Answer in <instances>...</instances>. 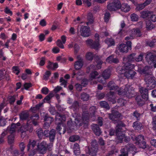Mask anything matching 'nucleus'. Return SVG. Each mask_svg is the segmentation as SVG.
Wrapping results in <instances>:
<instances>
[{
  "label": "nucleus",
  "instance_id": "393cba45",
  "mask_svg": "<svg viewBox=\"0 0 156 156\" xmlns=\"http://www.w3.org/2000/svg\"><path fill=\"white\" fill-rule=\"evenodd\" d=\"M88 83V81L87 79H84L82 80L81 83L82 85L80 84H76L75 85V87L77 90L81 91L82 89V86H85Z\"/></svg>",
  "mask_w": 156,
  "mask_h": 156
},
{
  "label": "nucleus",
  "instance_id": "79ce46f5",
  "mask_svg": "<svg viewBox=\"0 0 156 156\" xmlns=\"http://www.w3.org/2000/svg\"><path fill=\"white\" fill-rule=\"evenodd\" d=\"M149 11H143L141 12V16L143 18H145L149 16L150 14Z\"/></svg>",
  "mask_w": 156,
  "mask_h": 156
},
{
  "label": "nucleus",
  "instance_id": "473e14b6",
  "mask_svg": "<svg viewBox=\"0 0 156 156\" xmlns=\"http://www.w3.org/2000/svg\"><path fill=\"white\" fill-rule=\"evenodd\" d=\"M100 104L101 107L105 108L107 109H108L110 108V107L108 104L105 101L100 102Z\"/></svg>",
  "mask_w": 156,
  "mask_h": 156
},
{
  "label": "nucleus",
  "instance_id": "4be33fe9",
  "mask_svg": "<svg viewBox=\"0 0 156 156\" xmlns=\"http://www.w3.org/2000/svg\"><path fill=\"white\" fill-rule=\"evenodd\" d=\"M139 90L142 98L145 100H147L148 97V90L145 88L140 87Z\"/></svg>",
  "mask_w": 156,
  "mask_h": 156
},
{
  "label": "nucleus",
  "instance_id": "ddd939ff",
  "mask_svg": "<svg viewBox=\"0 0 156 156\" xmlns=\"http://www.w3.org/2000/svg\"><path fill=\"white\" fill-rule=\"evenodd\" d=\"M146 60L150 63L151 66H148L149 67H153V65L154 68H156V55L154 56L152 53H150L148 54L146 57Z\"/></svg>",
  "mask_w": 156,
  "mask_h": 156
},
{
  "label": "nucleus",
  "instance_id": "f704fd0d",
  "mask_svg": "<svg viewBox=\"0 0 156 156\" xmlns=\"http://www.w3.org/2000/svg\"><path fill=\"white\" fill-rule=\"evenodd\" d=\"M114 93L112 91H111L109 94V97L108 98V100L114 104L116 102V101L114 99L115 97L113 95Z\"/></svg>",
  "mask_w": 156,
  "mask_h": 156
},
{
  "label": "nucleus",
  "instance_id": "49530a36",
  "mask_svg": "<svg viewBox=\"0 0 156 156\" xmlns=\"http://www.w3.org/2000/svg\"><path fill=\"white\" fill-rule=\"evenodd\" d=\"M42 104H43L42 103H40V104H39V105H37L35 107H34L31 108V109L32 111L33 112H35V111L36 110L38 109L39 108L42 106Z\"/></svg>",
  "mask_w": 156,
  "mask_h": 156
},
{
  "label": "nucleus",
  "instance_id": "412c9836",
  "mask_svg": "<svg viewBox=\"0 0 156 156\" xmlns=\"http://www.w3.org/2000/svg\"><path fill=\"white\" fill-rule=\"evenodd\" d=\"M109 117L110 119L114 122L117 121L119 118L121 116V114L118 112H115L112 111V114H109Z\"/></svg>",
  "mask_w": 156,
  "mask_h": 156
},
{
  "label": "nucleus",
  "instance_id": "c85d7f7f",
  "mask_svg": "<svg viewBox=\"0 0 156 156\" xmlns=\"http://www.w3.org/2000/svg\"><path fill=\"white\" fill-rule=\"evenodd\" d=\"M58 67V64L56 63H52L51 62H49L47 67L48 69H55L57 68Z\"/></svg>",
  "mask_w": 156,
  "mask_h": 156
},
{
  "label": "nucleus",
  "instance_id": "c03bdc74",
  "mask_svg": "<svg viewBox=\"0 0 156 156\" xmlns=\"http://www.w3.org/2000/svg\"><path fill=\"white\" fill-rule=\"evenodd\" d=\"M153 129L156 132V116L153 118Z\"/></svg>",
  "mask_w": 156,
  "mask_h": 156
},
{
  "label": "nucleus",
  "instance_id": "e2e57ef3",
  "mask_svg": "<svg viewBox=\"0 0 156 156\" xmlns=\"http://www.w3.org/2000/svg\"><path fill=\"white\" fill-rule=\"evenodd\" d=\"M14 137L12 135H11L8 137V142L9 143L11 144L14 141Z\"/></svg>",
  "mask_w": 156,
  "mask_h": 156
},
{
  "label": "nucleus",
  "instance_id": "c756f323",
  "mask_svg": "<svg viewBox=\"0 0 156 156\" xmlns=\"http://www.w3.org/2000/svg\"><path fill=\"white\" fill-rule=\"evenodd\" d=\"M133 126L135 129L139 130L141 129L142 125L139 122H136L133 123Z\"/></svg>",
  "mask_w": 156,
  "mask_h": 156
},
{
  "label": "nucleus",
  "instance_id": "39448f33",
  "mask_svg": "<svg viewBox=\"0 0 156 156\" xmlns=\"http://www.w3.org/2000/svg\"><path fill=\"white\" fill-rule=\"evenodd\" d=\"M96 110V107L94 106H92L90 108V115L88 113L83 112L82 119L81 120H79V119H80V116H78V117L75 118V122L76 125V126H80L82 125V122H81L84 123H86V122L85 121L87 122V120L90 117L94 115Z\"/></svg>",
  "mask_w": 156,
  "mask_h": 156
},
{
  "label": "nucleus",
  "instance_id": "37998d69",
  "mask_svg": "<svg viewBox=\"0 0 156 156\" xmlns=\"http://www.w3.org/2000/svg\"><path fill=\"white\" fill-rule=\"evenodd\" d=\"M36 132L39 138H41L42 136L44 135V133H43V131L41 129H37L36 131Z\"/></svg>",
  "mask_w": 156,
  "mask_h": 156
},
{
  "label": "nucleus",
  "instance_id": "338daca9",
  "mask_svg": "<svg viewBox=\"0 0 156 156\" xmlns=\"http://www.w3.org/2000/svg\"><path fill=\"white\" fill-rule=\"evenodd\" d=\"M145 6V5L144 4V3L142 4L138 5L137 7L138 10H140L144 9Z\"/></svg>",
  "mask_w": 156,
  "mask_h": 156
},
{
  "label": "nucleus",
  "instance_id": "f257e3e1",
  "mask_svg": "<svg viewBox=\"0 0 156 156\" xmlns=\"http://www.w3.org/2000/svg\"><path fill=\"white\" fill-rule=\"evenodd\" d=\"M135 54H132L129 56L127 58H123V63L125 61L127 60L129 62H133L135 60ZM124 65L122 67L119 66L116 69L117 71L119 74H123L124 76L128 78H132L135 75V72L133 70L134 68V65L127 62L124 63Z\"/></svg>",
  "mask_w": 156,
  "mask_h": 156
},
{
  "label": "nucleus",
  "instance_id": "1a4fd4ad",
  "mask_svg": "<svg viewBox=\"0 0 156 156\" xmlns=\"http://www.w3.org/2000/svg\"><path fill=\"white\" fill-rule=\"evenodd\" d=\"M120 126L119 124H118L116 127V135L117 136L116 139V141L118 143H122L123 140H124L125 141H127L129 140V138L125 136L124 134H122L120 133L121 129L120 127V126L122 127L124 126V125L122 122L120 123Z\"/></svg>",
  "mask_w": 156,
  "mask_h": 156
},
{
  "label": "nucleus",
  "instance_id": "5701e85b",
  "mask_svg": "<svg viewBox=\"0 0 156 156\" xmlns=\"http://www.w3.org/2000/svg\"><path fill=\"white\" fill-rule=\"evenodd\" d=\"M44 120L45 122L44 126L45 128L47 129L49 127V124L53 121L54 119L52 118L48 117L46 116L44 117Z\"/></svg>",
  "mask_w": 156,
  "mask_h": 156
},
{
  "label": "nucleus",
  "instance_id": "13d9d810",
  "mask_svg": "<svg viewBox=\"0 0 156 156\" xmlns=\"http://www.w3.org/2000/svg\"><path fill=\"white\" fill-rule=\"evenodd\" d=\"M49 90L48 88L46 87H44L41 90V92L42 93L45 94H47L48 93Z\"/></svg>",
  "mask_w": 156,
  "mask_h": 156
},
{
  "label": "nucleus",
  "instance_id": "bf43d9fd",
  "mask_svg": "<svg viewBox=\"0 0 156 156\" xmlns=\"http://www.w3.org/2000/svg\"><path fill=\"white\" fill-rule=\"evenodd\" d=\"M80 48V47L79 46L76 44L74 45V53L75 54H76L77 52H78Z\"/></svg>",
  "mask_w": 156,
  "mask_h": 156
},
{
  "label": "nucleus",
  "instance_id": "6e6d98bb",
  "mask_svg": "<svg viewBox=\"0 0 156 156\" xmlns=\"http://www.w3.org/2000/svg\"><path fill=\"white\" fill-rule=\"evenodd\" d=\"M117 102L120 103L121 106H122L124 105L126 103V101L122 98H120L118 100Z\"/></svg>",
  "mask_w": 156,
  "mask_h": 156
},
{
  "label": "nucleus",
  "instance_id": "9b49d317",
  "mask_svg": "<svg viewBox=\"0 0 156 156\" xmlns=\"http://www.w3.org/2000/svg\"><path fill=\"white\" fill-rule=\"evenodd\" d=\"M95 40L94 42L91 39H89L86 41V43L87 45L90 46L91 48L96 49H97L100 48V45L99 42V35L98 34H95Z\"/></svg>",
  "mask_w": 156,
  "mask_h": 156
},
{
  "label": "nucleus",
  "instance_id": "58836bf2",
  "mask_svg": "<svg viewBox=\"0 0 156 156\" xmlns=\"http://www.w3.org/2000/svg\"><path fill=\"white\" fill-rule=\"evenodd\" d=\"M131 20L133 21H137L139 18L138 16L135 13H133L130 16Z\"/></svg>",
  "mask_w": 156,
  "mask_h": 156
},
{
  "label": "nucleus",
  "instance_id": "864d4df0",
  "mask_svg": "<svg viewBox=\"0 0 156 156\" xmlns=\"http://www.w3.org/2000/svg\"><path fill=\"white\" fill-rule=\"evenodd\" d=\"M53 96V93H50L48 95H47L44 99V101H49L51 98Z\"/></svg>",
  "mask_w": 156,
  "mask_h": 156
},
{
  "label": "nucleus",
  "instance_id": "052dcab7",
  "mask_svg": "<svg viewBox=\"0 0 156 156\" xmlns=\"http://www.w3.org/2000/svg\"><path fill=\"white\" fill-rule=\"evenodd\" d=\"M156 43V40L154 39L152 40V41L149 42L148 43V44L150 47H152Z\"/></svg>",
  "mask_w": 156,
  "mask_h": 156
},
{
  "label": "nucleus",
  "instance_id": "7c9ffc66",
  "mask_svg": "<svg viewBox=\"0 0 156 156\" xmlns=\"http://www.w3.org/2000/svg\"><path fill=\"white\" fill-rule=\"evenodd\" d=\"M94 57V55L91 52H88L86 55V59L88 60L91 61L92 60Z\"/></svg>",
  "mask_w": 156,
  "mask_h": 156
},
{
  "label": "nucleus",
  "instance_id": "de8ad7c7",
  "mask_svg": "<svg viewBox=\"0 0 156 156\" xmlns=\"http://www.w3.org/2000/svg\"><path fill=\"white\" fill-rule=\"evenodd\" d=\"M146 27L147 29L150 30L153 28V25L150 22L148 21L146 22Z\"/></svg>",
  "mask_w": 156,
  "mask_h": 156
},
{
  "label": "nucleus",
  "instance_id": "0eeeda50",
  "mask_svg": "<svg viewBox=\"0 0 156 156\" xmlns=\"http://www.w3.org/2000/svg\"><path fill=\"white\" fill-rule=\"evenodd\" d=\"M38 116L36 115L35 116L32 117L31 118H30V120H28L27 124L26 125H23L20 130V131L21 133H24L25 135V132L27 131H29L30 132L32 131L33 129L32 127V126L31 124L30 123L31 122V121H32V123L35 125H37V122L35 120H37L38 119Z\"/></svg>",
  "mask_w": 156,
  "mask_h": 156
},
{
  "label": "nucleus",
  "instance_id": "72a5a7b5",
  "mask_svg": "<svg viewBox=\"0 0 156 156\" xmlns=\"http://www.w3.org/2000/svg\"><path fill=\"white\" fill-rule=\"evenodd\" d=\"M136 100L137 102V104L140 106H142L144 103V101L141 99L140 96H137L136 97Z\"/></svg>",
  "mask_w": 156,
  "mask_h": 156
},
{
  "label": "nucleus",
  "instance_id": "a19ab883",
  "mask_svg": "<svg viewBox=\"0 0 156 156\" xmlns=\"http://www.w3.org/2000/svg\"><path fill=\"white\" fill-rule=\"evenodd\" d=\"M144 54L142 53H140L137 57L135 58V61L136 62L141 61L143 58Z\"/></svg>",
  "mask_w": 156,
  "mask_h": 156
},
{
  "label": "nucleus",
  "instance_id": "bb28decb",
  "mask_svg": "<svg viewBox=\"0 0 156 156\" xmlns=\"http://www.w3.org/2000/svg\"><path fill=\"white\" fill-rule=\"evenodd\" d=\"M36 144V142L34 140H30L27 145V151H29L30 150H34V147H35Z\"/></svg>",
  "mask_w": 156,
  "mask_h": 156
},
{
  "label": "nucleus",
  "instance_id": "6ab92c4d",
  "mask_svg": "<svg viewBox=\"0 0 156 156\" xmlns=\"http://www.w3.org/2000/svg\"><path fill=\"white\" fill-rule=\"evenodd\" d=\"M81 35L83 37H88L90 35V29L88 27L82 26L80 30Z\"/></svg>",
  "mask_w": 156,
  "mask_h": 156
},
{
  "label": "nucleus",
  "instance_id": "774afa93",
  "mask_svg": "<svg viewBox=\"0 0 156 156\" xmlns=\"http://www.w3.org/2000/svg\"><path fill=\"white\" fill-rule=\"evenodd\" d=\"M19 146L21 151L23 152L25 147V144L23 142H22L20 144Z\"/></svg>",
  "mask_w": 156,
  "mask_h": 156
},
{
  "label": "nucleus",
  "instance_id": "e433bc0d",
  "mask_svg": "<svg viewBox=\"0 0 156 156\" xmlns=\"http://www.w3.org/2000/svg\"><path fill=\"white\" fill-rule=\"evenodd\" d=\"M80 137L78 136H73L69 137V140L71 142H74L79 140Z\"/></svg>",
  "mask_w": 156,
  "mask_h": 156
},
{
  "label": "nucleus",
  "instance_id": "ea45409f",
  "mask_svg": "<svg viewBox=\"0 0 156 156\" xmlns=\"http://www.w3.org/2000/svg\"><path fill=\"white\" fill-rule=\"evenodd\" d=\"M89 98V95L86 93H83L81 95V99L83 101L88 100Z\"/></svg>",
  "mask_w": 156,
  "mask_h": 156
},
{
  "label": "nucleus",
  "instance_id": "dca6fc26",
  "mask_svg": "<svg viewBox=\"0 0 156 156\" xmlns=\"http://www.w3.org/2000/svg\"><path fill=\"white\" fill-rule=\"evenodd\" d=\"M55 131L54 129H52L49 131L48 130H45L44 132V135L49 138L51 142L53 141L55 135Z\"/></svg>",
  "mask_w": 156,
  "mask_h": 156
},
{
  "label": "nucleus",
  "instance_id": "69168bd1",
  "mask_svg": "<svg viewBox=\"0 0 156 156\" xmlns=\"http://www.w3.org/2000/svg\"><path fill=\"white\" fill-rule=\"evenodd\" d=\"M45 35L43 34H41L39 36V41H43L45 39Z\"/></svg>",
  "mask_w": 156,
  "mask_h": 156
},
{
  "label": "nucleus",
  "instance_id": "a878e982",
  "mask_svg": "<svg viewBox=\"0 0 156 156\" xmlns=\"http://www.w3.org/2000/svg\"><path fill=\"white\" fill-rule=\"evenodd\" d=\"M73 149L74 154L76 155H78L80 153L79 145L77 143L74 144Z\"/></svg>",
  "mask_w": 156,
  "mask_h": 156
},
{
  "label": "nucleus",
  "instance_id": "3c124183",
  "mask_svg": "<svg viewBox=\"0 0 156 156\" xmlns=\"http://www.w3.org/2000/svg\"><path fill=\"white\" fill-rule=\"evenodd\" d=\"M51 74V72L49 71H46L45 75L44 76V79L45 80H47Z\"/></svg>",
  "mask_w": 156,
  "mask_h": 156
},
{
  "label": "nucleus",
  "instance_id": "5fc2aeb1",
  "mask_svg": "<svg viewBox=\"0 0 156 156\" xmlns=\"http://www.w3.org/2000/svg\"><path fill=\"white\" fill-rule=\"evenodd\" d=\"M60 82L61 83V85H64V87H66L67 81L64 79L63 78H60Z\"/></svg>",
  "mask_w": 156,
  "mask_h": 156
},
{
  "label": "nucleus",
  "instance_id": "f8f14e48",
  "mask_svg": "<svg viewBox=\"0 0 156 156\" xmlns=\"http://www.w3.org/2000/svg\"><path fill=\"white\" fill-rule=\"evenodd\" d=\"M136 151V148L134 147L133 144H129L127 145L125 148L122 149L121 150L122 154L119 156H127V154L129 153L133 154Z\"/></svg>",
  "mask_w": 156,
  "mask_h": 156
},
{
  "label": "nucleus",
  "instance_id": "4d7b16f0",
  "mask_svg": "<svg viewBox=\"0 0 156 156\" xmlns=\"http://www.w3.org/2000/svg\"><path fill=\"white\" fill-rule=\"evenodd\" d=\"M97 64L96 67L97 69H99L101 68V66L103 63V62L100 59H98L97 62Z\"/></svg>",
  "mask_w": 156,
  "mask_h": 156
},
{
  "label": "nucleus",
  "instance_id": "4c0bfd02",
  "mask_svg": "<svg viewBox=\"0 0 156 156\" xmlns=\"http://www.w3.org/2000/svg\"><path fill=\"white\" fill-rule=\"evenodd\" d=\"M28 114L27 112H22L20 115L21 119L23 120L26 119L28 116Z\"/></svg>",
  "mask_w": 156,
  "mask_h": 156
},
{
  "label": "nucleus",
  "instance_id": "6e6552de",
  "mask_svg": "<svg viewBox=\"0 0 156 156\" xmlns=\"http://www.w3.org/2000/svg\"><path fill=\"white\" fill-rule=\"evenodd\" d=\"M53 146L52 143L47 144L46 141H43L38 143L36 150L39 153L44 154L46 153L47 150H50Z\"/></svg>",
  "mask_w": 156,
  "mask_h": 156
},
{
  "label": "nucleus",
  "instance_id": "f03ea898",
  "mask_svg": "<svg viewBox=\"0 0 156 156\" xmlns=\"http://www.w3.org/2000/svg\"><path fill=\"white\" fill-rule=\"evenodd\" d=\"M108 87L110 90H117L119 95L125 96L129 98L133 97L134 93L133 88L129 85H126L119 89L117 86H115L113 82L111 81L109 83Z\"/></svg>",
  "mask_w": 156,
  "mask_h": 156
},
{
  "label": "nucleus",
  "instance_id": "a18cd8bd",
  "mask_svg": "<svg viewBox=\"0 0 156 156\" xmlns=\"http://www.w3.org/2000/svg\"><path fill=\"white\" fill-rule=\"evenodd\" d=\"M16 128V125L15 124H12L10 129V131L11 133H12L15 130Z\"/></svg>",
  "mask_w": 156,
  "mask_h": 156
},
{
  "label": "nucleus",
  "instance_id": "c9c22d12",
  "mask_svg": "<svg viewBox=\"0 0 156 156\" xmlns=\"http://www.w3.org/2000/svg\"><path fill=\"white\" fill-rule=\"evenodd\" d=\"M88 20L89 21L86 23L87 25H89L93 22V19L92 15L91 13H89L88 15Z\"/></svg>",
  "mask_w": 156,
  "mask_h": 156
},
{
  "label": "nucleus",
  "instance_id": "b1692460",
  "mask_svg": "<svg viewBox=\"0 0 156 156\" xmlns=\"http://www.w3.org/2000/svg\"><path fill=\"white\" fill-rule=\"evenodd\" d=\"M91 127L92 129L96 135L99 136L101 134V131L97 124H94L92 125Z\"/></svg>",
  "mask_w": 156,
  "mask_h": 156
},
{
  "label": "nucleus",
  "instance_id": "0e129e2a",
  "mask_svg": "<svg viewBox=\"0 0 156 156\" xmlns=\"http://www.w3.org/2000/svg\"><path fill=\"white\" fill-rule=\"evenodd\" d=\"M39 24L43 27L45 26L46 25V22L44 19L41 20L40 21Z\"/></svg>",
  "mask_w": 156,
  "mask_h": 156
},
{
  "label": "nucleus",
  "instance_id": "4468645a",
  "mask_svg": "<svg viewBox=\"0 0 156 156\" xmlns=\"http://www.w3.org/2000/svg\"><path fill=\"white\" fill-rule=\"evenodd\" d=\"M127 45L124 44H120L118 47V50L121 52L124 53L128 52L129 49L131 48V42L130 41H127L126 42Z\"/></svg>",
  "mask_w": 156,
  "mask_h": 156
},
{
  "label": "nucleus",
  "instance_id": "8fccbe9b",
  "mask_svg": "<svg viewBox=\"0 0 156 156\" xmlns=\"http://www.w3.org/2000/svg\"><path fill=\"white\" fill-rule=\"evenodd\" d=\"M13 72L16 75H18L20 72L19 68L17 66H13L12 67Z\"/></svg>",
  "mask_w": 156,
  "mask_h": 156
},
{
  "label": "nucleus",
  "instance_id": "423d86ee",
  "mask_svg": "<svg viewBox=\"0 0 156 156\" xmlns=\"http://www.w3.org/2000/svg\"><path fill=\"white\" fill-rule=\"evenodd\" d=\"M111 74V71L109 69L105 70L102 74V76L100 77L99 73L97 71H94L91 73L90 76V80H93L98 78L97 80L102 83H105V79L108 78Z\"/></svg>",
  "mask_w": 156,
  "mask_h": 156
},
{
  "label": "nucleus",
  "instance_id": "680f3d73",
  "mask_svg": "<svg viewBox=\"0 0 156 156\" xmlns=\"http://www.w3.org/2000/svg\"><path fill=\"white\" fill-rule=\"evenodd\" d=\"M32 86L31 83H26L24 84V87L26 90H28L30 87Z\"/></svg>",
  "mask_w": 156,
  "mask_h": 156
},
{
  "label": "nucleus",
  "instance_id": "cd10ccee",
  "mask_svg": "<svg viewBox=\"0 0 156 156\" xmlns=\"http://www.w3.org/2000/svg\"><path fill=\"white\" fill-rule=\"evenodd\" d=\"M107 62L110 63L113 62L117 63L119 62V60L117 58H114L113 56L112 55L108 57L106 59Z\"/></svg>",
  "mask_w": 156,
  "mask_h": 156
},
{
  "label": "nucleus",
  "instance_id": "f3484780",
  "mask_svg": "<svg viewBox=\"0 0 156 156\" xmlns=\"http://www.w3.org/2000/svg\"><path fill=\"white\" fill-rule=\"evenodd\" d=\"M92 147L89 149V153L91 156H95L97 152L98 146L96 144V140H94L92 142Z\"/></svg>",
  "mask_w": 156,
  "mask_h": 156
},
{
  "label": "nucleus",
  "instance_id": "7ed1b4c3",
  "mask_svg": "<svg viewBox=\"0 0 156 156\" xmlns=\"http://www.w3.org/2000/svg\"><path fill=\"white\" fill-rule=\"evenodd\" d=\"M152 68L151 67H149L148 66H145L143 69L139 67L138 71L141 74L144 75V80L147 84V86L149 87V89H151L155 87V81L154 80V78L151 74L149 73V72Z\"/></svg>",
  "mask_w": 156,
  "mask_h": 156
},
{
  "label": "nucleus",
  "instance_id": "603ef678",
  "mask_svg": "<svg viewBox=\"0 0 156 156\" xmlns=\"http://www.w3.org/2000/svg\"><path fill=\"white\" fill-rule=\"evenodd\" d=\"M63 43H62L60 40H58L56 42V44L57 46L59 47L60 48H64V46L63 44Z\"/></svg>",
  "mask_w": 156,
  "mask_h": 156
},
{
  "label": "nucleus",
  "instance_id": "2eb2a0df",
  "mask_svg": "<svg viewBox=\"0 0 156 156\" xmlns=\"http://www.w3.org/2000/svg\"><path fill=\"white\" fill-rule=\"evenodd\" d=\"M66 120V117L64 115H62L59 113H57L55 116V121L58 125L56 128L57 130L60 131L61 129V124Z\"/></svg>",
  "mask_w": 156,
  "mask_h": 156
},
{
  "label": "nucleus",
  "instance_id": "a211bd4d",
  "mask_svg": "<svg viewBox=\"0 0 156 156\" xmlns=\"http://www.w3.org/2000/svg\"><path fill=\"white\" fill-rule=\"evenodd\" d=\"M131 34L132 35H130L129 36H127L125 38V40L127 41L130 39H133V36H136V37H140L141 35L140 31V30L138 29H133L131 32Z\"/></svg>",
  "mask_w": 156,
  "mask_h": 156
},
{
  "label": "nucleus",
  "instance_id": "09e8293b",
  "mask_svg": "<svg viewBox=\"0 0 156 156\" xmlns=\"http://www.w3.org/2000/svg\"><path fill=\"white\" fill-rule=\"evenodd\" d=\"M110 17V13L108 12H106L105 14L104 20L105 22H108Z\"/></svg>",
  "mask_w": 156,
  "mask_h": 156
},
{
  "label": "nucleus",
  "instance_id": "9d476101",
  "mask_svg": "<svg viewBox=\"0 0 156 156\" xmlns=\"http://www.w3.org/2000/svg\"><path fill=\"white\" fill-rule=\"evenodd\" d=\"M131 138L134 142V143L137 145V147L143 149L146 148V143L143 141L144 137L143 136L139 135L137 137H136L133 135L131 136Z\"/></svg>",
  "mask_w": 156,
  "mask_h": 156
},
{
  "label": "nucleus",
  "instance_id": "20e7f679",
  "mask_svg": "<svg viewBox=\"0 0 156 156\" xmlns=\"http://www.w3.org/2000/svg\"><path fill=\"white\" fill-rule=\"evenodd\" d=\"M107 8L110 11H113L120 9L122 11L125 12L129 11L130 9L129 6L126 3L121 5L119 0L116 2L109 4L107 5Z\"/></svg>",
  "mask_w": 156,
  "mask_h": 156
},
{
  "label": "nucleus",
  "instance_id": "aec40b11",
  "mask_svg": "<svg viewBox=\"0 0 156 156\" xmlns=\"http://www.w3.org/2000/svg\"><path fill=\"white\" fill-rule=\"evenodd\" d=\"M78 60L74 63V66L75 69L76 70H79L82 68L83 66V59L79 56L77 57Z\"/></svg>",
  "mask_w": 156,
  "mask_h": 156
},
{
  "label": "nucleus",
  "instance_id": "2f4dec72",
  "mask_svg": "<svg viewBox=\"0 0 156 156\" xmlns=\"http://www.w3.org/2000/svg\"><path fill=\"white\" fill-rule=\"evenodd\" d=\"M105 42L108 46H110L114 45L115 42L113 40L112 38H108L105 41Z\"/></svg>",
  "mask_w": 156,
  "mask_h": 156
}]
</instances>
